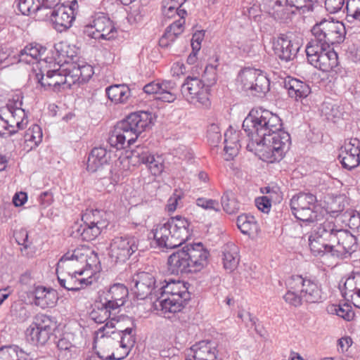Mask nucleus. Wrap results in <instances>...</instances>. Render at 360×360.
Instances as JSON below:
<instances>
[{"instance_id":"0e129e2a","label":"nucleus","mask_w":360,"mask_h":360,"mask_svg":"<svg viewBox=\"0 0 360 360\" xmlns=\"http://www.w3.org/2000/svg\"><path fill=\"white\" fill-rule=\"evenodd\" d=\"M207 139L212 145H217L221 139L218 125L212 124L207 129Z\"/></svg>"},{"instance_id":"9b49d317","label":"nucleus","mask_w":360,"mask_h":360,"mask_svg":"<svg viewBox=\"0 0 360 360\" xmlns=\"http://www.w3.org/2000/svg\"><path fill=\"white\" fill-rule=\"evenodd\" d=\"M181 94L188 103L195 105L208 106L209 89L205 83L196 77H187L181 86Z\"/></svg>"},{"instance_id":"393cba45","label":"nucleus","mask_w":360,"mask_h":360,"mask_svg":"<svg viewBox=\"0 0 360 360\" xmlns=\"http://www.w3.org/2000/svg\"><path fill=\"white\" fill-rule=\"evenodd\" d=\"M109 213L103 210H86L82 214V221L84 224L94 225L103 230L109 224Z\"/></svg>"},{"instance_id":"473e14b6","label":"nucleus","mask_w":360,"mask_h":360,"mask_svg":"<svg viewBox=\"0 0 360 360\" xmlns=\"http://www.w3.org/2000/svg\"><path fill=\"white\" fill-rule=\"evenodd\" d=\"M56 302L53 290H46V288L38 286L34 291V303L41 308L52 307Z\"/></svg>"},{"instance_id":"423d86ee","label":"nucleus","mask_w":360,"mask_h":360,"mask_svg":"<svg viewBox=\"0 0 360 360\" xmlns=\"http://www.w3.org/2000/svg\"><path fill=\"white\" fill-rule=\"evenodd\" d=\"M312 38L307 45L330 48L335 44H340L345 37V27L339 21L323 19L311 28Z\"/></svg>"},{"instance_id":"de8ad7c7","label":"nucleus","mask_w":360,"mask_h":360,"mask_svg":"<svg viewBox=\"0 0 360 360\" xmlns=\"http://www.w3.org/2000/svg\"><path fill=\"white\" fill-rule=\"evenodd\" d=\"M287 288L288 290L283 296L285 301L289 304L297 307H300L304 298L302 297V295L300 292V289H292L290 285V278L287 280Z\"/></svg>"},{"instance_id":"ea45409f","label":"nucleus","mask_w":360,"mask_h":360,"mask_svg":"<svg viewBox=\"0 0 360 360\" xmlns=\"http://www.w3.org/2000/svg\"><path fill=\"white\" fill-rule=\"evenodd\" d=\"M59 360H70L75 354L76 349L73 344L66 338L63 337L57 342Z\"/></svg>"},{"instance_id":"6e6552de","label":"nucleus","mask_w":360,"mask_h":360,"mask_svg":"<svg viewBox=\"0 0 360 360\" xmlns=\"http://www.w3.org/2000/svg\"><path fill=\"white\" fill-rule=\"evenodd\" d=\"M263 148L259 150L262 160L268 162H279L288 150L291 141L290 134L281 129L266 136Z\"/></svg>"},{"instance_id":"6ab92c4d","label":"nucleus","mask_w":360,"mask_h":360,"mask_svg":"<svg viewBox=\"0 0 360 360\" xmlns=\"http://www.w3.org/2000/svg\"><path fill=\"white\" fill-rule=\"evenodd\" d=\"M357 248L356 238L348 231L340 229L333 244L332 256L342 257L346 254H352Z\"/></svg>"},{"instance_id":"a211bd4d","label":"nucleus","mask_w":360,"mask_h":360,"mask_svg":"<svg viewBox=\"0 0 360 360\" xmlns=\"http://www.w3.org/2000/svg\"><path fill=\"white\" fill-rule=\"evenodd\" d=\"M125 321L130 322L131 326H127L124 329L121 326L118 325L117 333L115 331H106L103 335H102V337L108 336L110 333L112 335H117L120 338V347L125 349L124 353L128 352L129 354L131 348L134 347L136 342V325L134 321L128 316L122 315L118 317L117 323L119 324L120 322Z\"/></svg>"},{"instance_id":"58836bf2","label":"nucleus","mask_w":360,"mask_h":360,"mask_svg":"<svg viewBox=\"0 0 360 360\" xmlns=\"http://www.w3.org/2000/svg\"><path fill=\"white\" fill-rule=\"evenodd\" d=\"M347 205L348 203L346 198L344 195H338L328 201L324 212L336 217L340 214H342Z\"/></svg>"},{"instance_id":"603ef678","label":"nucleus","mask_w":360,"mask_h":360,"mask_svg":"<svg viewBox=\"0 0 360 360\" xmlns=\"http://www.w3.org/2000/svg\"><path fill=\"white\" fill-rule=\"evenodd\" d=\"M60 0H37L35 10L38 13L43 12V15L46 18L51 16V11L59 6Z\"/></svg>"},{"instance_id":"7c9ffc66","label":"nucleus","mask_w":360,"mask_h":360,"mask_svg":"<svg viewBox=\"0 0 360 360\" xmlns=\"http://www.w3.org/2000/svg\"><path fill=\"white\" fill-rule=\"evenodd\" d=\"M101 231L99 228L83 222V224H75L72 227L71 236L82 240L91 241L99 236Z\"/></svg>"},{"instance_id":"5701e85b","label":"nucleus","mask_w":360,"mask_h":360,"mask_svg":"<svg viewBox=\"0 0 360 360\" xmlns=\"http://www.w3.org/2000/svg\"><path fill=\"white\" fill-rule=\"evenodd\" d=\"M84 271H75L72 274L68 273L65 278H61L58 275V281L60 285L69 291H78L83 288L84 286L89 285L92 283V277L88 278H77L78 276H82Z\"/></svg>"},{"instance_id":"ddd939ff","label":"nucleus","mask_w":360,"mask_h":360,"mask_svg":"<svg viewBox=\"0 0 360 360\" xmlns=\"http://www.w3.org/2000/svg\"><path fill=\"white\" fill-rule=\"evenodd\" d=\"M158 288L155 276L148 272L142 271L134 275L130 281L131 290L138 300L158 297Z\"/></svg>"},{"instance_id":"5fc2aeb1","label":"nucleus","mask_w":360,"mask_h":360,"mask_svg":"<svg viewBox=\"0 0 360 360\" xmlns=\"http://www.w3.org/2000/svg\"><path fill=\"white\" fill-rule=\"evenodd\" d=\"M356 275L349 277L345 282L344 288L342 290V296L347 300L352 302V296L356 295Z\"/></svg>"},{"instance_id":"f03ea898","label":"nucleus","mask_w":360,"mask_h":360,"mask_svg":"<svg viewBox=\"0 0 360 360\" xmlns=\"http://www.w3.org/2000/svg\"><path fill=\"white\" fill-rule=\"evenodd\" d=\"M208 256L201 243L186 245L168 257V271L174 275L200 271L207 264Z\"/></svg>"},{"instance_id":"aec40b11","label":"nucleus","mask_w":360,"mask_h":360,"mask_svg":"<svg viewBox=\"0 0 360 360\" xmlns=\"http://www.w3.org/2000/svg\"><path fill=\"white\" fill-rule=\"evenodd\" d=\"M298 50V44L292 42L285 34H281L274 46L275 55L284 62L293 60Z\"/></svg>"},{"instance_id":"13d9d810","label":"nucleus","mask_w":360,"mask_h":360,"mask_svg":"<svg viewBox=\"0 0 360 360\" xmlns=\"http://www.w3.org/2000/svg\"><path fill=\"white\" fill-rule=\"evenodd\" d=\"M347 18L360 21V0L346 1Z\"/></svg>"},{"instance_id":"e433bc0d","label":"nucleus","mask_w":360,"mask_h":360,"mask_svg":"<svg viewBox=\"0 0 360 360\" xmlns=\"http://www.w3.org/2000/svg\"><path fill=\"white\" fill-rule=\"evenodd\" d=\"M150 154L148 148L143 146H137L130 152V155H127L129 164L137 167L141 164L146 165L150 159Z\"/></svg>"},{"instance_id":"cd10ccee","label":"nucleus","mask_w":360,"mask_h":360,"mask_svg":"<svg viewBox=\"0 0 360 360\" xmlns=\"http://www.w3.org/2000/svg\"><path fill=\"white\" fill-rule=\"evenodd\" d=\"M191 349L193 352L194 360H215L217 358L216 347L210 341H200L193 345Z\"/></svg>"},{"instance_id":"4be33fe9","label":"nucleus","mask_w":360,"mask_h":360,"mask_svg":"<svg viewBox=\"0 0 360 360\" xmlns=\"http://www.w3.org/2000/svg\"><path fill=\"white\" fill-rule=\"evenodd\" d=\"M49 18L53 22L54 28L58 32H62L72 26L75 16L72 15L71 8H67V6L62 4L51 11Z\"/></svg>"},{"instance_id":"b1692460","label":"nucleus","mask_w":360,"mask_h":360,"mask_svg":"<svg viewBox=\"0 0 360 360\" xmlns=\"http://www.w3.org/2000/svg\"><path fill=\"white\" fill-rule=\"evenodd\" d=\"M127 295L128 289L123 284L116 283L110 288L104 300L110 308L116 310L124 304Z\"/></svg>"},{"instance_id":"f3484780","label":"nucleus","mask_w":360,"mask_h":360,"mask_svg":"<svg viewBox=\"0 0 360 360\" xmlns=\"http://www.w3.org/2000/svg\"><path fill=\"white\" fill-rule=\"evenodd\" d=\"M110 304H108L105 300L103 302L101 300L100 302H96L94 305V309L90 313V317L92 320H94L97 323H103L107 321L104 326L101 327L98 331L99 332H105L108 328H115V322L117 323V320L119 316H113L112 311L115 309H112L110 308Z\"/></svg>"},{"instance_id":"4468645a","label":"nucleus","mask_w":360,"mask_h":360,"mask_svg":"<svg viewBox=\"0 0 360 360\" xmlns=\"http://www.w3.org/2000/svg\"><path fill=\"white\" fill-rule=\"evenodd\" d=\"M290 285L292 289L299 288L302 297L307 303H318L323 299L321 288L313 279L292 275L290 277Z\"/></svg>"},{"instance_id":"c9c22d12","label":"nucleus","mask_w":360,"mask_h":360,"mask_svg":"<svg viewBox=\"0 0 360 360\" xmlns=\"http://www.w3.org/2000/svg\"><path fill=\"white\" fill-rule=\"evenodd\" d=\"M339 229H337L334 223L331 221H324L317 228L314 234L317 238L323 239L333 245Z\"/></svg>"},{"instance_id":"09e8293b","label":"nucleus","mask_w":360,"mask_h":360,"mask_svg":"<svg viewBox=\"0 0 360 360\" xmlns=\"http://www.w3.org/2000/svg\"><path fill=\"white\" fill-rule=\"evenodd\" d=\"M215 64H209L205 67L204 73L202 75V80L205 86L210 90V87L214 85L217 82V68L218 66V58H215Z\"/></svg>"},{"instance_id":"f257e3e1","label":"nucleus","mask_w":360,"mask_h":360,"mask_svg":"<svg viewBox=\"0 0 360 360\" xmlns=\"http://www.w3.org/2000/svg\"><path fill=\"white\" fill-rule=\"evenodd\" d=\"M152 120V114L147 111H138L129 114L116 124L110 134L108 143L117 150L130 147L139 135L150 127Z\"/></svg>"},{"instance_id":"9d476101","label":"nucleus","mask_w":360,"mask_h":360,"mask_svg":"<svg viewBox=\"0 0 360 360\" xmlns=\"http://www.w3.org/2000/svg\"><path fill=\"white\" fill-rule=\"evenodd\" d=\"M138 250V240L132 236H116L110 242L109 257L112 263H125Z\"/></svg>"},{"instance_id":"f704fd0d","label":"nucleus","mask_w":360,"mask_h":360,"mask_svg":"<svg viewBox=\"0 0 360 360\" xmlns=\"http://www.w3.org/2000/svg\"><path fill=\"white\" fill-rule=\"evenodd\" d=\"M266 6L267 13L276 20H284L290 16L287 4H283L281 0H269Z\"/></svg>"},{"instance_id":"37998d69","label":"nucleus","mask_w":360,"mask_h":360,"mask_svg":"<svg viewBox=\"0 0 360 360\" xmlns=\"http://www.w3.org/2000/svg\"><path fill=\"white\" fill-rule=\"evenodd\" d=\"M270 89V81L266 75L259 72L250 91L255 96L265 95Z\"/></svg>"},{"instance_id":"c03bdc74","label":"nucleus","mask_w":360,"mask_h":360,"mask_svg":"<svg viewBox=\"0 0 360 360\" xmlns=\"http://www.w3.org/2000/svg\"><path fill=\"white\" fill-rule=\"evenodd\" d=\"M87 256L83 253H80L79 250H75L73 252H67L59 259L57 264L56 271L58 269L64 267V264L66 262H71L70 266H75L77 262L86 263Z\"/></svg>"},{"instance_id":"3c124183","label":"nucleus","mask_w":360,"mask_h":360,"mask_svg":"<svg viewBox=\"0 0 360 360\" xmlns=\"http://www.w3.org/2000/svg\"><path fill=\"white\" fill-rule=\"evenodd\" d=\"M224 150L231 158H233L238 153V148L240 146L238 139V134L235 133L232 137L227 138V134H224Z\"/></svg>"},{"instance_id":"4d7b16f0","label":"nucleus","mask_w":360,"mask_h":360,"mask_svg":"<svg viewBox=\"0 0 360 360\" xmlns=\"http://www.w3.org/2000/svg\"><path fill=\"white\" fill-rule=\"evenodd\" d=\"M317 0H285V4L290 7H295L297 10L302 11L304 13L306 11L313 10V6Z\"/></svg>"},{"instance_id":"052dcab7","label":"nucleus","mask_w":360,"mask_h":360,"mask_svg":"<svg viewBox=\"0 0 360 360\" xmlns=\"http://www.w3.org/2000/svg\"><path fill=\"white\" fill-rule=\"evenodd\" d=\"M127 355L128 352H125L123 356L117 357L115 356L114 352H111V354L108 355L101 354V353L97 352L96 354H87L84 360H122L124 359Z\"/></svg>"},{"instance_id":"1a4fd4ad","label":"nucleus","mask_w":360,"mask_h":360,"mask_svg":"<svg viewBox=\"0 0 360 360\" xmlns=\"http://www.w3.org/2000/svg\"><path fill=\"white\" fill-rule=\"evenodd\" d=\"M306 53L308 61L316 68L323 72H338V56L333 49L307 45Z\"/></svg>"},{"instance_id":"e2e57ef3","label":"nucleus","mask_w":360,"mask_h":360,"mask_svg":"<svg viewBox=\"0 0 360 360\" xmlns=\"http://www.w3.org/2000/svg\"><path fill=\"white\" fill-rule=\"evenodd\" d=\"M49 68L50 69L47 70L45 75L46 76V79H53V77H58V74H62L60 70L65 69L66 64L60 65L59 63H56L51 58L49 62Z\"/></svg>"},{"instance_id":"4c0bfd02","label":"nucleus","mask_w":360,"mask_h":360,"mask_svg":"<svg viewBox=\"0 0 360 360\" xmlns=\"http://www.w3.org/2000/svg\"><path fill=\"white\" fill-rule=\"evenodd\" d=\"M29 354L17 345L4 346L0 348V360H29Z\"/></svg>"},{"instance_id":"79ce46f5","label":"nucleus","mask_w":360,"mask_h":360,"mask_svg":"<svg viewBox=\"0 0 360 360\" xmlns=\"http://www.w3.org/2000/svg\"><path fill=\"white\" fill-rule=\"evenodd\" d=\"M309 245L311 250L315 254L320 255L321 253H330L332 255L333 251V245L328 244L326 242V240H323L321 238H317L315 234L311 235L309 238Z\"/></svg>"},{"instance_id":"7ed1b4c3","label":"nucleus","mask_w":360,"mask_h":360,"mask_svg":"<svg viewBox=\"0 0 360 360\" xmlns=\"http://www.w3.org/2000/svg\"><path fill=\"white\" fill-rule=\"evenodd\" d=\"M154 240L159 248H175L192 235L193 229L187 219L177 215L153 229Z\"/></svg>"},{"instance_id":"0eeeda50","label":"nucleus","mask_w":360,"mask_h":360,"mask_svg":"<svg viewBox=\"0 0 360 360\" xmlns=\"http://www.w3.org/2000/svg\"><path fill=\"white\" fill-rule=\"evenodd\" d=\"M292 214L300 221L311 224L323 218V210L317 205L316 196L310 193L300 192L290 200Z\"/></svg>"},{"instance_id":"8fccbe9b","label":"nucleus","mask_w":360,"mask_h":360,"mask_svg":"<svg viewBox=\"0 0 360 360\" xmlns=\"http://www.w3.org/2000/svg\"><path fill=\"white\" fill-rule=\"evenodd\" d=\"M343 221L353 230H360V213L352 209H347L342 213Z\"/></svg>"},{"instance_id":"dca6fc26","label":"nucleus","mask_w":360,"mask_h":360,"mask_svg":"<svg viewBox=\"0 0 360 360\" xmlns=\"http://www.w3.org/2000/svg\"><path fill=\"white\" fill-rule=\"evenodd\" d=\"M338 159L345 169L351 170L360 164V141L351 139L341 147Z\"/></svg>"},{"instance_id":"c85d7f7f","label":"nucleus","mask_w":360,"mask_h":360,"mask_svg":"<svg viewBox=\"0 0 360 360\" xmlns=\"http://www.w3.org/2000/svg\"><path fill=\"white\" fill-rule=\"evenodd\" d=\"M285 87L288 89L289 96L296 101L307 97L311 93V89L307 84L295 78L285 81Z\"/></svg>"},{"instance_id":"c756f323","label":"nucleus","mask_w":360,"mask_h":360,"mask_svg":"<svg viewBox=\"0 0 360 360\" xmlns=\"http://www.w3.org/2000/svg\"><path fill=\"white\" fill-rule=\"evenodd\" d=\"M45 51L46 48L40 44H30L19 52L18 62L27 64L34 63Z\"/></svg>"},{"instance_id":"6e6d98bb","label":"nucleus","mask_w":360,"mask_h":360,"mask_svg":"<svg viewBox=\"0 0 360 360\" xmlns=\"http://www.w3.org/2000/svg\"><path fill=\"white\" fill-rule=\"evenodd\" d=\"M37 2V0H15L18 10L25 15L38 13V11L35 10Z\"/></svg>"},{"instance_id":"39448f33","label":"nucleus","mask_w":360,"mask_h":360,"mask_svg":"<svg viewBox=\"0 0 360 360\" xmlns=\"http://www.w3.org/2000/svg\"><path fill=\"white\" fill-rule=\"evenodd\" d=\"M165 285L158 289L155 307L166 315L167 313L179 312L191 299L186 283L179 281H166Z\"/></svg>"},{"instance_id":"20e7f679","label":"nucleus","mask_w":360,"mask_h":360,"mask_svg":"<svg viewBox=\"0 0 360 360\" xmlns=\"http://www.w3.org/2000/svg\"><path fill=\"white\" fill-rule=\"evenodd\" d=\"M242 127L246 134L260 137L256 141H265L267 136L282 128L280 117L269 110L262 108H252L243 122Z\"/></svg>"},{"instance_id":"a18cd8bd","label":"nucleus","mask_w":360,"mask_h":360,"mask_svg":"<svg viewBox=\"0 0 360 360\" xmlns=\"http://www.w3.org/2000/svg\"><path fill=\"white\" fill-rule=\"evenodd\" d=\"M259 71L255 69L245 68L238 75V81L241 83L243 89L250 91L253 86Z\"/></svg>"},{"instance_id":"338daca9","label":"nucleus","mask_w":360,"mask_h":360,"mask_svg":"<svg viewBox=\"0 0 360 360\" xmlns=\"http://www.w3.org/2000/svg\"><path fill=\"white\" fill-rule=\"evenodd\" d=\"M196 204L198 206L206 210H213L216 212L220 210L219 204L215 200L200 198L197 199Z\"/></svg>"},{"instance_id":"bb28decb","label":"nucleus","mask_w":360,"mask_h":360,"mask_svg":"<svg viewBox=\"0 0 360 360\" xmlns=\"http://www.w3.org/2000/svg\"><path fill=\"white\" fill-rule=\"evenodd\" d=\"M108 98L113 103H127L131 97V89L125 84H113L106 88Z\"/></svg>"},{"instance_id":"49530a36","label":"nucleus","mask_w":360,"mask_h":360,"mask_svg":"<svg viewBox=\"0 0 360 360\" xmlns=\"http://www.w3.org/2000/svg\"><path fill=\"white\" fill-rule=\"evenodd\" d=\"M321 112L327 120L335 122V119L340 118L343 115V108L338 104L330 102H324L321 106Z\"/></svg>"},{"instance_id":"a878e982","label":"nucleus","mask_w":360,"mask_h":360,"mask_svg":"<svg viewBox=\"0 0 360 360\" xmlns=\"http://www.w3.org/2000/svg\"><path fill=\"white\" fill-rule=\"evenodd\" d=\"M92 22L97 32L105 35L102 39L110 40L115 37L117 30L114 23L103 13L96 15Z\"/></svg>"},{"instance_id":"69168bd1","label":"nucleus","mask_w":360,"mask_h":360,"mask_svg":"<svg viewBox=\"0 0 360 360\" xmlns=\"http://www.w3.org/2000/svg\"><path fill=\"white\" fill-rule=\"evenodd\" d=\"M27 140L31 141L37 144L40 143L42 139V132L40 127L37 124L33 125L32 129H29L26 133Z\"/></svg>"},{"instance_id":"680f3d73","label":"nucleus","mask_w":360,"mask_h":360,"mask_svg":"<svg viewBox=\"0 0 360 360\" xmlns=\"http://www.w3.org/2000/svg\"><path fill=\"white\" fill-rule=\"evenodd\" d=\"M335 311L338 316L344 319L346 321L352 320L354 316V311L352 310L351 307L348 304L335 306Z\"/></svg>"},{"instance_id":"864d4df0","label":"nucleus","mask_w":360,"mask_h":360,"mask_svg":"<svg viewBox=\"0 0 360 360\" xmlns=\"http://www.w3.org/2000/svg\"><path fill=\"white\" fill-rule=\"evenodd\" d=\"M185 20H175L172 24L167 27L165 30V37H169L171 41H174L176 38L182 33Z\"/></svg>"},{"instance_id":"2f4dec72","label":"nucleus","mask_w":360,"mask_h":360,"mask_svg":"<svg viewBox=\"0 0 360 360\" xmlns=\"http://www.w3.org/2000/svg\"><path fill=\"white\" fill-rule=\"evenodd\" d=\"M237 226L243 234L250 236L256 234L259 229V224L253 215L243 214L237 218Z\"/></svg>"},{"instance_id":"f8f14e48","label":"nucleus","mask_w":360,"mask_h":360,"mask_svg":"<svg viewBox=\"0 0 360 360\" xmlns=\"http://www.w3.org/2000/svg\"><path fill=\"white\" fill-rule=\"evenodd\" d=\"M53 325V321L49 316L43 314H37L26 330L27 341L34 345H44L52 334Z\"/></svg>"},{"instance_id":"bf43d9fd","label":"nucleus","mask_w":360,"mask_h":360,"mask_svg":"<svg viewBox=\"0 0 360 360\" xmlns=\"http://www.w3.org/2000/svg\"><path fill=\"white\" fill-rule=\"evenodd\" d=\"M146 165L150 173L155 176L160 174L164 169V165L160 157L155 158L154 155H151Z\"/></svg>"},{"instance_id":"412c9836","label":"nucleus","mask_w":360,"mask_h":360,"mask_svg":"<svg viewBox=\"0 0 360 360\" xmlns=\"http://www.w3.org/2000/svg\"><path fill=\"white\" fill-rule=\"evenodd\" d=\"M112 151L105 147L94 148L88 158L87 169L91 172H96L108 166L111 160Z\"/></svg>"},{"instance_id":"774afa93","label":"nucleus","mask_w":360,"mask_h":360,"mask_svg":"<svg viewBox=\"0 0 360 360\" xmlns=\"http://www.w3.org/2000/svg\"><path fill=\"white\" fill-rule=\"evenodd\" d=\"M346 56L350 60L357 63L360 60V46L351 44L346 49Z\"/></svg>"},{"instance_id":"72a5a7b5","label":"nucleus","mask_w":360,"mask_h":360,"mask_svg":"<svg viewBox=\"0 0 360 360\" xmlns=\"http://www.w3.org/2000/svg\"><path fill=\"white\" fill-rule=\"evenodd\" d=\"M223 264L225 269L232 271L239 262L238 248L233 244H227L223 250Z\"/></svg>"},{"instance_id":"a19ab883","label":"nucleus","mask_w":360,"mask_h":360,"mask_svg":"<svg viewBox=\"0 0 360 360\" xmlns=\"http://www.w3.org/2000/svg\"><path fill=\"white\" fill-rule=\"evenodd\" d=\"M221 204L224 210L229 214H236L240 209L238 201L231 191H226L221 198Z\"/></svg>"},{"instance_id":"2eb2a0df","label":"nucleus","mask_w":360,"mask_h":360,"mask_svg":"<svg viewBox=\"0 0 360 360\" xmlns=\"http://www.w3.org/2000/svg\"><path fill=\"white\" fill-rule=\"evenodd\" d=\"M143 90L147 94H155V98L163 102L172 103L176 99V85L171 80L150 82L143 86Z\"/></svg>"}]
</instances>
